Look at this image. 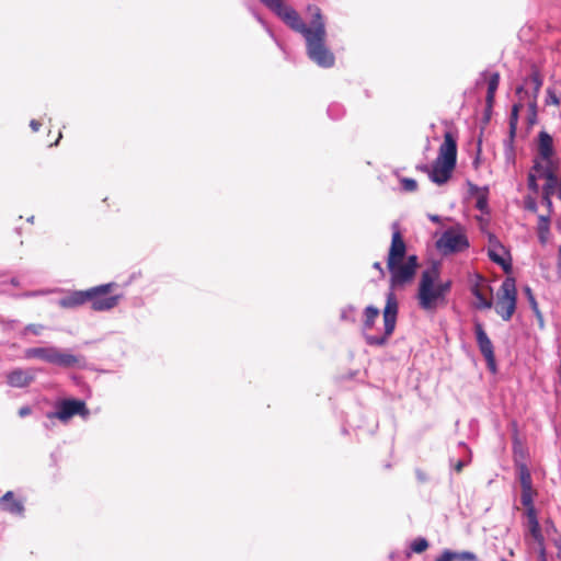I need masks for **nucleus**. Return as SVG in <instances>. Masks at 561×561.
<instances>
[{"label": "nucleus", "instance_id": "26", "mask_svg": "<svg viewBox=\"0 0 561 561\" xmlns=\"http://www.w3.org/2000/svg\"><path fill=\"white\" fill-rule=\"evenodd\" d=\"M523 108V104L520 102L515 103L512 106L511 115H510V135L513 138L516 134L519 112Z\"/></svg>", "mask_w": 561, "mask_h": 561}, {"label": "nucleus", "instance_id": "48", "mask_svg": "<svg viewBox=\"0 0 561 561\" xmlns=\"http://www.w3.org/2000/svg\"><path fill=\"white\" fill-rule=\"evenodd\" d=\"M461 469H462V462H458V463H457V466H456V470H457L458 472H460V471H461Z\"/></svg>", "mask_w": 561, "mask_h": 561}, {"label": "nucleus", "instance_id": "6", "mask_svg": "<svg viewBox=\"0 0 561 561\" xmlns=\"http://www.w3.org/2000/svg\"><path fill=\"white\" fill-rule=\"evenodd\" d=\"M437 249L444 254L462 252L469 248L465 228L457 224L447 229L436 241Z\"/></svg>", "mask_w": 561, "mask_h": 561}, {"label": "nucleus", "instance_id": "37", "mask_svg": "<svg viewBox=\"0 0 561 561\" xmlns=\"http://www.w3.org/2000/svg\"><path fill=\"white\" fill-rule=\"evenodd\" d=\"M435 561H454V552L445 550Z\"/></svg>", "mask_w": 561, "mask_h": 561}, {"label": "nucleus", "instance_id": "9", "mask_svg": "<svg viewBox=\"0 0 561 561\" xmlns=\"http://www.w3.org/2000/svg\"><path fill=\"white\" fill-rule=\"evenodd\" d=\"M474 333L477 339L478 347L483 355L486 365L491 371L496 370V360H495V354H494V347L493 344L488 336L482 323L476 322L474 323Z\"/></svg>", "mask_w": 561, "mask_h": 561}, {"label": "nucleus", "instance_id": "38", "mask_svg": "<svg viewBox=\"0 0 561 561\" xmlns=\"http://www.w3.org/2000/svg\"><path fill=\"white\" fill-rule=\"evenodd\" d=\"M31 412H32L31 408L25 405V407L20 408L18 413L21 417H25V416L30 415Z\"/></svg>", "mask_w": 561, "mask_h": 561}, {"label": "nucleus", "instance_id": "44", "mask_svg": "<svg viewBox=\"0 0 561 561\" xmlns=\"http://www.w3.org/2000/svg\"><path fill=\"white\" fill-rule=\"evenodd\" d=\"M527 94L528 92L525 90V84H522L519 87L516 88V94L517 95H522V94Z\"/></svg>", "mask_w": 561, "mask_h": 561}, {"label": "nucleus", "instance_id": "2", "mask_svg": "<svg viewBox=\"0 0 561 561\" xmlns=\"http://www.w3.org/2000/svg\"><path fill=\"white\" fill-rule=\"evenodd\" d=\"M407 254V244L399 229L392 232L391 244L387 257V268L390 273L391 288L402 287L413 280L419 267L416 255Z\"/></svg>", "mask_w": 561, "mask_h": 561}, {"label": "nucleus", "instance_id": "19", "mask_svg": "<svg viewBox=\"0 0 561 561\" xmlns=\"http://www.w3.org/2000/svg\"><path fill=\"white\" fill-rule=\"evenodd\" d=\"M55 346L32 347L25 351L26 358H38L47 363H51Z\"/></svg>", "mask_w": 561, "mask_h": 561}, {"label": "nucleus", "instance_id": "16", "mask_svg": "<svg viewBox=\"0 0 561 561\" xmlns=\"http://www.w3.org/2000/svg\"><path fill=\"white\" fill-rule=\"evenodd\" d=\"M89 289L76 290L59 299L58 305L65 309L78 308L89 301Z\"/></svg>", "mask_w": 561, "mask_h": 561}, {"label": "nucleus", "instance_id": "14", "mask_svg": "<svg viewBox=\"0 0 561 561\" xmlns=\"http://www.w3.org/2000/svg\"><path fill=\"white\" fill-rule=\"evenodd\" d=\"M471 293L477 299L476 307L478 309L492 308V287L482 277H479L478 282L472 286Z\"/></svg>", "mask_w": 561, "mask_h": 561}, {"label": "nucleus", "instance_id": "45", "mask_svg": "<svg viewBox=\"0 0 561 561\" xmlns=\"http://www.w3.org/2000/svg\"><path fill=\"white\" fill-rule=\"evenodd\" d=\"M428 218L436 224L440 222V217L438 215H428Z\"/></svg>", "mask_w": 561, "mask_h": 561}, {"label": "nucleus", "instance_id": "11", "mask_svg": "<svg viewBox=\"0 0 561 561\" xmlns=\"http://www.w3.org/2000/svg\"><path fill=\"white\" fill-rule=\"evenodd\" d=\"M456 167V163L436 159L433 163L432 170L426 165L422 168L423 171L428 172L430 179L436 184H444L450 178Z\"/></svg>", "mask_w": 561, "mask_h": 561}, {"label": "nucleus", "instance_id": "20", "mask_svg": "<svg viewBox=\"0 0 561 561\" xmlns=\"http://www.w3.org/2000/svg\"><path fill=\"white\" fill-rule=\"evenodd\" d=\"M32 380L33 377L22 369H15L8 375V383L12 387H25Z\"/></svg>", "mask_w": 561, "mask_h": 561}, {"label": "nucleus", "instance_id": "46", "mask_svg": "<svg viewBox=\"0 0 561 561\" xmlns=\"http://www.w3.org/2000/svg\"><path fill=\"white\" fill-rule=\"evenodd\" d=\"M540 561H547L545 548H540Z\"/></svg>", "mask_w": 561, "mask_h": 561}, {"label": "nucleus", "instance_id": "27", "mask_svg": "<svg viewBox=\"0 0 561 561\" xmlns=\"http://www.w3.org/2000/svg\"><path fill=\"white\" fill-rule=\"evenodd\" d=\"M538 122V106L537 101L530 100L528 103V115H527V123L529 127H533Z\"/></svg>", "mask_w": 561, "mask_h": 561}, {"label": "nucleus", "instance_id": "7", "mask_svg": "<svg viewBox=\"0 0 561 561\" xmlns=\"http://www.w3.org/2000/svg\"><path fill=\"white\" fill-rule=\"evenodd\" d=\"M115 286V283H108L89 288V301L94 311H107L118 305L122 296L110 295L112 288Z\"/></svg>", "mask_w": 561, "mask_h": 561}, {"label": "nucleus", "instance_id": "28", "mask_svg": "<svg viewBox=\"0 0 561 561\" xmlns=\"http://www.w3.org/2000/svg\"><path fill=\"white\" fill-rule=\"evenodd\" d=\"M428 548V541L425 538H417L411 543V550L415 553H422Z\"/></svg>", "mask_w": 561, "mask_h": 561}, {"label": "nucleus", "instance_id": "32", "mask_svg": "<svg viewBox=\"0 0 561 561\" xmlns=\"http://www.w3.org/2000/svg\"><path fill=\"white\" fill-rule=\"evenodd\" d=\"M401 186L405 192H414L417 188V183L414 179L402 178L400 180Z\"/></svg>", "mask_w": 561, "mask_h": 561}, {"label": "nucleus", "instance_id": "31", "mask_svg": "<svg viewBox=\"0 0 561 561\" xmlns=\"http://www.w3.org/2000/svg\"><path fill=\"white\" fill-rule=\"evenodd\" d=\"M478 558L470 551L454 552V561H477Z\"/></svg>", "mask_w": 561, "mask_h": 561}, {"label": "nucleus", "instance_id": "21", "mask_svg": "<svg viewBox=\"0 0 561 561\" xmlns=\"http://www.w3.org/2000/svg\"><path fill=\"white\" fill-rule=\"evenodd\" d=\"M528 81L533 84L531 100L537 101L543 81L539 69L536 66H531L530 76L527 80H525V84Z\"/></svg>", "mask_w": 561, "mask_h": 561}, {"label": "nucleus", "instance_id": "24", "mask_svg": "<svg viewBox=\"0 0 561 561\" xmlns=\"http://www.w3.org/2000/svg\"><path fill=\"white\" fill-rule=\"evenodd\" d=\"M537 495V491L533 486L522 488V494H520V502L523 506L525 507V512H528V510L536 511L534 505V499Z\"/></svg>", "mask_w": 561, "mask_h": 561}, {"label": "nucleus", "instance_id": "35", "mask_svg": "<svg viewBox=\"0 0 561 561\" xmlns=\"http://www.w3.org/2000/svg\"><path fill=\"white\" fill-rule=\"evenodd\" d=\"M45 327L43 324L31 323L25 327L26 332H31L35 335H39L44 331Z\"/></svg>", "mask_w": 561, "mask_h": 561}, {"label": "nucleus", "instance_id": "29", "mask_svg": "<svg viewBox=\"0 0 561 561\" xmlns=\"http://www.w3.org/2000/svg\"><path fill=\"white\" fill-rule=\"evenodd\" d=\"M561 100L560 96L556 93V91L551 88L547 89V98H546V105H554L560 106Z\"/></svg>", "mask_w": 561, "mask_h": 561}, {"label": "nucleus", "instance_id": "8", "mask_svg": "<svg viewBox=\"0 0 561 561\" xmlns=\"http://www.w3.org/2000/svg\"><path fill=\"white\" fill-rule=\"evenodd\" d=\"M87 419L90 411L84 401L79 399H65L56 404V411L47 413L48 419H57L61 423H68L73 416Z\"/></svg>", "mask_w": 561, "mask_h": 561}, {"label": "nucleus", "instance_id": "34", "mask_svg": "<svg viewBox=\"0 0 561 561\" xmlns=\"http://www.w3.org/2000/svg\"><path fill=\"white\" fill-rule=\"evenodd\" d=\"M436 288L440 293L443 298L446 300V295L450 291L451 288V282L447 280L445 283L437 284Z\"/></svg>", "mask_w": 561, "mask_h": 561}, {"label": "nucleus", "instance_id": "17", "mask_svg": "<svg viewBox=\"0 0 561 561\" xmlns=\"http://www.w3.org/2000/svg\"><path fill=\"white\" fill-rule=\"evenodd\" d=\"M525 515L527 518V530L529 535L540 548H545V537L538 522L537 511L528 510V512H525Z\"/></svg>", "mask_w": 561, "mask_h": 561}, {"label": "nucleus", "instance_id": "33", "mask_svg": "<svg viewBox=\"0 0 561 561\" xmlns=\"http://www.w3.org/2000/svg\"><path fill=\"white\" fill-rule=\"evenodd\" d=\"M537 178H539V176L533 168L528 174V188L530 191H533L534 193H538V190H539V186L537 184Z\"/></svg>", "mask_w": 561, "mask_h": 561}, {"label": "nucleus", "instance_id": "39", "mask_svg": "<svg viewBox=\"0 0 561 561\" xmlns=\"http://www.w3.org/2000/svg\"><path fill=\"white\" fill-rule=\"evenodd\" d=\"M373 267H374L375 270H377V271L380 273V276H381V277H385V270L382 268V266H381L380 262H375V263L373 264Z\"/></svg>", "mask_w": 561, "mask_h": 561}, {"label": "nucleus", "instance_id": "25", "mask_svg": "<svg viewBox=\"0 0 561 561\" xmlns=\"http://www.w3.org/2000/svg\"><path fill=\"white\" fill-rule=\"evenodd\" d=\"M538 237L541 243H546L548 240L549 231H550V220L547 216H539L538 218Z\"/></svg>", "mask_w": 561, "mask_h": 561}, {"label": "nucleus", "instance_id": "3", "mask_svg": "<svg viewBox=\"0 0 561 561\" xmlns=\"http://www.w3.org/2000/svg\"><path fill=\"white\" fill-rule=\"evenodd\" d=\"M398 300L393 291H389L387 294L386 306L383 308L382 318H383V334L371 335L365 334V342L370 346H383L388 343L390 336L393 334L396 324H397V316H398ZM379 317V309L374 306H368L364 309L363 312V324L362 330L364 333L370 331L377 318Z\"/></svg>", "mask_w": 561, "mask_h": 561}, {"label": "nucleus", "instance_id": "22", "mask_svg": "<svg viewBox=\"0 0 561 561\" xmlns=\"http://www.w3.org/2000/svg\"><path fill=\"white\" fill-rule=\"evenodd\" d=\"M500 84V73L493 72L488 80L486 104L491 108L494 103L495 92Z\"/></svg>", "mask_w": 561, "mask_h": 561}, {"label": "nucleus", "instance_id": "4", "mask_svg": "<svg viewBox=\"0 0 561 561\" xmlns=\"http://www.w3.org/2000/svg\"><path fill=\"white\" fill-rule=\"evenodd\" d=\"M439 277V270L436 265L422 273L417 290L419 305L423 310H435L445 299L437 290L435 282Z\"/></svg>", "mask_w": 561, "mask_h": 561}, {"label": "nucleus", "instance_id": "47", "mask_svg": "<svg viewBox=\"0 0 561 561\" xmlns=\"http://www.w3.org/2000/svg\"><path fill=\"white\" fill-rule=\"evenodd\" d=\"M528 208L533 211H536V204L535 203H531L528 205Z\"/></svg>", "mask_w": 561, "mask_h": 561}, {"label": "nucleus", "instance_id": "49", "mask_svg": "<svg viewBox=\"0 0 561 561\" xmlns=\"http://www.w3.org/2000/svg\"><path fill=\"white\" fill-rule=\"evenodd\" d=\"M58 138H61V134H59V135H58ZM57 140H59V139H57ZM57 142H58V141H56V142H55V145H57Z\"/></svg>", "mask_w": 561, "mask_h": 561}, {"label": "nucleus", "instance_id": "1", "mask_svg": "<svg viewBox=\"0 0 561 561\" xmlns=\"http://www.w3.org/2000/svg\"><path fill=\"white\" fill-rule=\"evenodd\" d=\"M273 11L288 27L301 34L306 41L308 57L319 67L331 68L334 66V54L327 47L325 23L321 9L310 4L307 11L311 15L310 26L304 22L299 13L284 0H260Z\"/></svg>", "mask_w": 561, "mask_h": 561}, {"label": "nucleus", "instance_id": "5", "mask_svg": "<svg viewBox=\"0 0 561 561\" xmlns=\"http://www.w3.org/2000/svg\"><path fill=\"white\" fill-rule=\"evenodd\" d=\"M516 304L517 291L515 279L512 277H507L502 283L500 290L497 293L495 311L504 321H508L511 320L516 310Z\"/></svg>", "mask_w": 561, "mask_h": 561}, {"label": "nucleus", "instance_id": "30", "mask_svg": "<svg viewBox=\"0 0 561 561\" xmlns=\"http://www.w3.org/2000/svg\"><path fill=\"white\" fill-rule=\"evenodd\" d=\"M489 257L494 263L501 265L505 271H508L511 268V265L492 249L489 250Z\"/></svg>", "mask_w": 561, "mask_h": 561}, {"label": "nucleus", "instance_id": "42", "mask_svg": "<svg viewBox=\"0 0 561 561\" xmlns=\"http://www.w3.org/2000/svg\"><path fill=\"white\" fill-rule=\"evenodd\" d=\"M477 207L480 210H483L486 207V201L484 198H479L477 202Z\"/></svg>", "mask_w": 561, "mask_h": 561}, {"label": "nucleus", "instance_id": "12", "mask_svg": "<svg viewBox=\"0 0 561 561\" xmlns=\"http://www.w3.org/2000/svg\"><path fill=\"white\" fill-rule=\"evenodd\" d=\"M554 149L553 139L545 130H541L538 135V160L543 165L558 164V161L553 160Z\"/></svg>", "mask_w": 561, "mask_h": 561}, {"label": "nucleus", "instance_id": "36", "mask_svg": "<svg viewBox=\"0 0 561 561\" xmlns=\"http://www.w3.org/2000/svg\"><path fill=\"white\" fill-rule=\"evenodd\" d=\"M525 293H526V295H527V297H528V299H529V302H530V305H531L533 309H534L537 313H539V311H538V307H537V301H536V299H535V297H534V295H533L531 289H530L529 287H526V288H525Z\"/></svg>", "mask_w": 561, "mask_h": 561}, {"label": "nucleus", "instance_id": "41", "mask_svg": "<svg viewBox=\"0 0 561 561\" xmlns=\"http://www.w3.org/2000/svg\"><path fill=\"white\" fill-rule=\"evenodd\" d=\"M41 125L42 124L35 119L31 121V123H30V126L34 131H37L39 129Z\"/></svg>", "mask_w": 561, "mask_h": 561}, {"label": "nucleus", "instance_id": "50", "mask_svg": "<svg viewBox=\"0 0 561 561\" xmlns=\"http://www.w3.org/2000/svg\"><path fill=\"white\" fill-rule=\"evenodd\" d=\"M501 561H507V560H505V559H502Z\"/></svg>", "mask_w": 561, "mask_h": 561}, {"label": "nucleus", "instance_id": "18", "mask_svg": "<svg viewBox=\"0 0 561 561\" xmlns=\"http://www.w3.org/2000/svg\"><path fill=\"white\" fill-rule=\"evenodd\" d=\"M1 510L12 514L22 516L24 513V505L21 500L15 499L12 491L5 492L0 499Z\"/></svg>", "mask_w": 561, "mask_h": 561}, {"label": "nucleus", "instance_id": "43", "mask_svg": "<svg viewBox=\"0 0 561 561\" xmlns=\"http://www.w3.org/2000/svg\"><path fill=\"white\" fill-rule=\"evenodd\" d=\"M551 196L552 195H546V193H542V199L543 202L547 204V206L550 208L552 203H551Z\"/></svg>", "mask_w": 561, "mask_h": 561}, {"label": "nucleus", "instance_id": "15", "mask_svg": "<svg viewBox=\"0 0 561 561\" xmlns=\"http://www.w3.org/2000/svg\"><path fill=\"white\" fill-rule=\"evenodd\" d=\"M436 159L457 162V134L448 130L444 134V141L439 146Z\"/></svg>", "mask_w": 561, "mask_h": 561}, {"label": "nucleus", "instance_id": "10", "mask_svg": "<svg viewBox=\"0 0 561 561\" xmlns=\"http://www.w3.org/2000/svg\"><path fill=\"white\" fill-rule=\"evenodd\" d=\"M559 164L543 165L538 160L534 162V170L537 172L539 178L546 179L543 192L546 195L558 194L560 187V181L557 175Z\"/></svg>", "mask_w": 561, "mask_h": 561}, {"label": "nucleus", "instance_id": "13", "mask_svg": "<svg viewBox=\"0 0 561 561\" xmlns=\"http://www.w3.org/2000/svg\"><path fill=\"white\" fill-rule=\"evenodd\" d=\"M50 364L62 368H84L87 362L82 355H73L55 347Z\"/></svg>", "mask_w": 561, "mask_h": 561}, {"label": "nucleus", "instance_id": "40", "mask_svg": "<svg viewBox=\"0 0 561 561\" xmlns=\"http://www.w3.org/2000/svg\"><path fill=\"white\" fill-rule=\"evenodd\" d=\"M558 273L561 276V245L558 249V261H557Z\"/></svg>", "mask_w": 561, "mask_h": 561}, {"label": "nucleus", "instance_id": "23", "mask_svg": "<svg viewBox=\"0 0 561 561\" xmlns=\"http://www.w3.org/2000/svg\"><path fill=\"white\" fill-rule=\"evenodd\" d=\"M516 468L518 470V478L522 488L533 486V479L530 471L525 462L515 460Z\"/></svg>", "mask_w": 561, "mask_h": 561}]
</instances>
